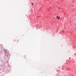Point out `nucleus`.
<instances>
[{
  "mask_svg": "<svg viewBox=\"0 0 76 76\" xmlns=\"http://www.w3.org/2000/svg\"><path fill=\"white\" fill-rule=\"evenodd\" d=\"M58 16H57V17H56V18L57 19H58Z\"/></svg>",
  "mask_w": 76,
  "mask_h": 76,
  "instance_id": "1",
  "label": "nucleus"
},
{
  "mask_svg": "<svg viewBox=\"0 0 76 76\" xmlns=\"http://www.w3.org/2000/svg\"><path fill=\"white\" fill-rule=\"evenodd\" d=\"M60 17H59L58 19H60Z\"/></svg>",
  "mask_w": 76,
  "mask_h": 76,
  "instance_id": "2",
  "label": "nucleus"
},
{
  "mask_svg": "<svg viewBox=\"0 0 76 76\" xmlns=\"http://www.w3.org/2000/svg\"><path fill=\"white\" fill-rule=\"evenodd\" d=\"M31 4H32V5H33V4H34L33 3H31Z\"/></svg>",
  "mask_w": 76,
  "mask_h": 76,
  "instance_id": "3",
  "label": "nucleus"
},
{
  "mask_svg": "<svg viewBox=\"0 0 76 76\" xmlns=\"http://www.w3.org/2000/svg\"><path fill=\"white\" fill-rule=\"evenodd\" d=\"M72 19V18H69V19Z\"/></svg>",
  "mask_w": 76,
  "mask_h": 76,
  "instance_id": "4",
  "label": "nucleus"
}]
</instances>
